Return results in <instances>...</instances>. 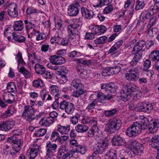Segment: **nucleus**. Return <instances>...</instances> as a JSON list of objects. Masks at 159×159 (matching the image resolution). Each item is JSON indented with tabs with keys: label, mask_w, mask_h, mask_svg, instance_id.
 Returning a JSON list of instances; mask_svg holds the SVG:
<instances>
[{
	"label": "nucleus",
	"mask_w": 159,
	"mask_h": 159,
	"mask_svg": "<svg viewBox=\"0 0 159 159\" xmlns=\"http://www.w3.org/2000/svg\"><path fill=\"white\" fill-rule=\"evenodd\" d=\"M18 69L19 72L22 74L26 78L28 79L30 78V73L25 67H22Z\"/></svg>",
	"instance_id": "nucleus-39"
},
{
	"label": "nucleus",
	"mask_w": 159,
	"mask_h": 159,
	"mask_svg": "<svg viewBox=\"0 0 159 159\" xmlns=\"http://www.w3.org/2000/svg\"><path fill=\"white\" fill-rule=\"evenodd\" d=\"M121 121L119 118L110 120L107 124V131L110 134H113L116 131L119 130L121 126Z\"/></svg>",
	"instance_id": "nucleus-6"
},
{
	"label": "nucleus",
	"mask_w": 159,
	"mask_h": 159,
	"mask_svg": "<svg viewBox=\"0 0 159 159\" xmlns=\"http://www.w3.org/2000/svg\"><path fill=\"white\" fill-rule=\"evenodd\" d=\"M138 88L134 84L127 83L120 91L121 99L125 102L128 101L131 98L132 93L137 90Z\"/></svg>",
	"instance_id": "nucleus-2"
},
{
	"label": "nucleus",
	"mask_w": 159,
	"mask_h": 159,
	"mask_svg": "<svg viewBox=\"0 0 159 159\" xmlns=\"http://www.w3.org/2000/svg\"><path fill=\"white\" fill-rule=\"evenodd\" d=\"M107 91L111 93H114L117 89V86L114 83H111L108 84Z\"/></svg>",
	"instance_id": "nucleus-40"
},
{
	"label": "nucleus",
	"mask_w": 159,
	"mask_h": 159,
	"mask_svg": "<svg viewBox=\"0 0 159 159\" xmlns=\"http://www.w3.org/2000/svg\"><path fill=\"white\" fill-rule=\"evenodd\" d=\"M7 12L9 16L12 18L17 17L18 15L17 6L16 3L10 4L8 6Z\"/></svg>",
	"instance_id": "nucleus-12"
},
{
	"label": "nucleus",
	"mask_w": 159,
	"mask_h": 159,
	"mask_svg": "<svg viewBox=\"0 0 159 159\" xmlns=\"http://www.w3.org/2000/svg\"><path fill=\"white\" fill-rule=\"evenodd\" d=\"M26 13L28 15L32 14L34 13H38L39 10L32 7H28L26 10Z\"/></svg>",
	"instance_id": "nucleus-50"
},
{
	"label": "nucleus",
	"mask_w": 159,
	"mask_h": 159,
	"mask_svg": "<svg viewBox=\"0 0 159 159\" xmlns=\"http://www.w3.org/2000/svg\"><path fill=\"white\" fill-rule=\"evenodd\" d=\"M138 134L131 126L127 129L126 134L130 137H135Z\"/></svg>",
	"instance_id": "nucleus-38"
},
{
	"label": "nucleus",
	"mask_w": 159,
	"mask_h": 159,
	"mask_svg": "<svg viewBox=\"0 0 159 159\" xmlns=\"http://www.w3.org/2000/svg\"><path fill=\"white\" fill-rule=\"evenodd\" d=\"M144 149L143 146L136 140L131 142V150L134 154L140 156L143 153Z\"/></svg>",
	"instance_id": "nucleus-8"
},
{
	"label": "nucleus",
	"mask_w": 159,
	"mask_h": 159,
	"mask_svg": "<svg viewBox=\"0 0 159 159\" xmlns=\"http://www.w3.org/2000/svg\"><path fill=\"white\" fill-rule=\"evenodd\" d=\"M35 72L37 74L42 75L46 70L45 67L43 65L39 63L35 64L34 66Z\"/></svg>",
	"instance_id": "nucleus-35"
},
{
	"label": "nucleus",
	"mask_w": 159,
	"mask_h": 159,
	"mask_svg": "<svg viewBox=\"0 0 159 159\" xmlns=\"http://www.w3.org/2000/svg\"><path fill=\"white\" fill-rule=\"evenodd\" d=\"M39 150V148L38 145L34 146L31 148L29 152L30 159L34 158L37 155Z\"/></svg>",
	"instance_id": "nucleus-33"
},
{
	"label": "nucleus",
	"mask_w": 159,
	"mask_h": 159,
	"mask_svg": "<svg viewBox=\"0 0 159 159\" xmlns=\"http://www.w3.org/2000/svg\"><path fill=\"white\" fill-rule=\"evenodd\" d=\"M34 108L32 107V106H25L24 107L22 116L30 123L34 119L38 120L44 114V112H41L39 113L38 115L35 116L34 113Z\"/></svg>",
	"instance_id": "nucleus-3"
},
{
	"label": "nucleus",
	"mask_w": 159,
	"mask_h": 159,
	"mask_svg": "<svg viewBox=\"0 0 159 159\" xmlns=\"http://www.w3.org/2000/svg\"><path fill=\"white\" fill-rule=\"evenodd\" d=\"M106 159H118L116 151L109 150L105 154Z\"/></svg>",
	"instance_id": "nucleus-31"
},
{
	"label": "nucleus",
	"mask_w": 159,
	"mask_h": 159,
	"mask_svg": "<svg viewBox=\"0 0 159 159\" xmlns=\"http://www.w3.org/2000/svg\"><path fill=\"white\" fill-rule=\"evenodd\" d=\"M138 111L147 113H150L153 109L152 104L149 102H143L138 104L136 106Z\"/></svg>",
	"instance_id": "nucleus-11"
},
{
	"label": "nucleus",
	"mask_w": 159,
	"mask_h": 159,
	"mask_svg": "<svg viewBox=\"0 0 159 159\" xmlns=\"http://www.w3.org/2000/svg\"><path fill=\"white\" fill-rule=\"evenodd\" d=\"M126 79L129 81H136L138 80L139 77L136 76L134 75L128 73L125 75Z\"/></svg>",
	"instance_id": "nucleus-46"
},
{
	"label": "nucleus",
	"mask_w": 159,
	"mask_h": 159,
	"mask_svg": "<svg viewBox=\"0 0 159 159\" xmlns=\"http://www.w3.org/2000/svg\"><path fill=\"white\" fill-rule=\"evenodd\" d=\"M132 95L133 96V99L135 101H137L140 98L141 93L139 89V88L137 89V90L132 93Z\"/></svg>",
	"instance_id": "nucleus-47"
},
{
	"label": "nucleus",
	"mask_w": 159,
	"mask_h": 159,
	"mask_svg": "<svg viewBox=\"0 0 159 159\" xmlns=\"http://www.w3.org/2000/svg\"><path fill=\"white\" fill-rule=\"evenodd\" d=\"M144 15V18L147 19H149L153 14V13L152 12L149 10H144L143 11Z\"/></svg>",
	"instance_id": "nucleus-63"
},
{
	"label": "nucleus",
	"mask_w": 159,
	"mask_h": 159,
	"mask_svg": "<svg viewBox=\"0 0 159 159\" xmlns=\"http://www.w3.org/2000/svg\"><path fill=\"white\" fill-rule=\"evenodd\" d=\"M141 53H135L134 56L130 62V65L132 66H135L140 63L139 61L142 58Z\"/></svg>",
	"instance_id": "nucleus-21"
},
{
	"label": "nucleus",
	"mask_w": 159,
	"mask_h": 159,
	"mask_svg": "<svg viewBox=\"0 0 159 159\" xmlns=\"http://www.w3.org/2000/svg\"><path fill=\"white\" fill-rule=\"evenodd\" d=\"M73 151V153L77 152L82 154H84L87 152V147L83 145L79 144L78 146L74 148Z\"/></svg>",
	"instance_id": "nucleus-29"
},
{
	"label": "nucleus",
	"mask_w": 159,
	"mask_h": 159,
	"mask_svg": "<svg viewBox=\"0 0 159 159\" xmlns=\"http://www.w3.org/2000/svg\"><path fill=\"white\" fill-rule=\"evenodd\" d=\"M13 39L16 42L21 43L25 42L26 39L24 36L20 35H18L16 33H12Z\"/></svg>",
	"instance_id": "nucleus-34"
},
{
	"label": "nucleus",
	"mask_w": 159,
	"mask_h": 159,
	"mask_svg": "<svg viewBox=\"0 0 159 159\" xmlns=\"http://www.w3.org/2000/svg\"><path fill=\"white\" fill-rule=\"evenodd\" d=\"M24 28V25L22 20L14 21L13 29L14 31H21Z\"/></svg>",
	"instance_id": "nucleus-27"
},
{
	"label": "nucleus",
	"mask_w": 159,
	"mask_h": 159,
	"mask_svg": "<svg viewBox=\"0 0 159 159\" xmlns=\"http://www.w3.org/2000/svg\"><path fill=\"white\" fill-rule=\"evenodd\" d=\"M117 110L116 108H113L110 110H106L104 111V114L106 116H111L114 115Z\"/></svg>",
	"instance_id": "nucleus-48"
},
{
	"label": "nucleus",
	"mask_w": 159,
	"mask_h": 159,
	"mask_svg": "<svg viewBox=\"0 0 159 159\" xmlns=\"http://www.w3.org/2000/svg\"><path fill=\"white\" fill-rule=\"evenodd\" d=\"M3 100L7 103L11 104L13 102V99L14 98V96L10 93H4L2 96Z\"/></svg>",
	"instance_id": "nucleus-32"
},
{
	"label": "nucleus",
	"mask_w": 159,
	"mask_h": 159,
	"mask_svg": "<svg viewBox=\"0 0 159 159\" xmlns=\"http://www.w3.org/2000/svg\"><path fill=\"white\" fill-rule=\"evenodd\" d=\"M60 108L63 110H65L68 114H72L75 109L74 104L65 100L60 103Z\"/></svg>",
	"instance_id": "nucleus-9"
},
{
	"label": "nucleus",
	"mask_w": 159,
	"mask_h": 159,
	"mask_svg": "<svg viewBox=\"0 0 159 159\" xmlns=\"http://www.w3.org/2000/svg\"><path fill=\"white\" fill-rule=\"evenodd\" d=\"M43 81L41 79H38L34 80L32 82V85L34 87L38 88L43 86Z\"/></svg>",
	"instance_id": "nucleus-43"
},
{
	"label": "nucleus",
	"mask_w": 159,
	"mask_h": 159,
	"mask_svg": "<svg viewBox=\"0 0 159 159\" xmlns=\"http://www.w3.org/2000/svg\"><path fill=\"white\" fill-rule=\"evenodd\" d=\"M80 118V116L78 115H75L70 117V121L73 125L76 124L78 122V120Z\"/></svg>",
	"instance_id": "nucleus-60"
},
{
	"label": "nucleus",
	"mask_w": 159,
	"mask_h": 159,
	"mask_svg": "<svg viewBox=\"0 0 159 159\" xmlns=\"http://www.w3.org/2000/svg\"><path fill=\"white\" fill-rule=\"evenodd\" d=\"M49 90L51 94L54 95V97H60V91L58 86L56 85H51L49 87Z\"/></svg>",
	"instance_id": "nucleus-25"
},
{
	"label": "nucleus",
	"mask_w": 159,
	"mask_h": 159,
	"mask_svg": "<svg viewBox=\"0 0 159 159\" xmlns=\"http://www.w3.org/2000/svg\"><path fill=\"white\" fill-rule=\"evenodd\" d=\"M128 73L139 77V72L138 67L133 68L129 69Z\"/></svg>",
	"instance_id": "nucleus-56"
},
{
	"label": "nucleus",
	"mask_w": 159,
	"mask_h": 159,
	"mask_svg": "<svg viewBox=\"0 0 159 159\" xmlns=\"http://www.w3.org/2000/svg\"><path fill=\"white\" fill-rule=\"evenodd\" d=\"M15 122L12 120L3 121L0 124V130L8 131L11 129L15 126Z\"/></svg>",
	"instance_id": "nucleus-15"
},
{
	"label": "nucleus",
	"mask_w": 159,
	"mask_h": 159,
	"mask_svg": "<svg viewBox=\"0 0 159 159\" xmlns=\"http://www.w3.org/2000/svg\"><path fill=\"white\" fill-rule=\"evenodd\" d=\"M157 18L155 16H153L150 20L147 25L148 28L151 29L155 24Z\"/></svg>",
	"instance_id": "nucleus-64"
},
{
	"label": "nucleus",
	"mask_w": 159,
	"mask_h": 159,
	"mask_svg": "<svg viewBox=\"0 0 159 159\" xmlns=\"http://www.w3.org/2000/svg\"><path fill=\"white\" fill-rule=\"evenodd\" d=\"M156 29L155 28H151V29L148 28L147 30V37L152 38L154 37L156 33Z\"/></svg>",
	"instance_id": "nucleus-45"
},
{
	"label": "nucleus",
	"mask_w": 159,
	"mask_h": 159,
	"mask_svg": "<svg viewBox=\"0 0 159 159\" xmlns=\"http://www.w3.org/2000/svg\"><path fill=\"white\" fill-rule=\"evenodd\" d=\"M131 126L138 134L141 132L142 130H143L142 123L138 122H134Z\"/></svg>",
	"instance_id": "nucleus-36"
},
{
	"label": "nucleus",
	"mask_w": 159,
	"mask_h": 159,
	"mask_svg": "<svg viewBox=\"0 0 159 159\" xmlns=\"http://www.w3.org/2000/svg\"><path fill=\"white\" fill-rule=\"evenodd\" d=\"M55 99V101L53 102L51 105V107L53 109H57L59 106L60 104L58 101L59 98L60 97H54Z\"/></svg>",
	"instance_id": "nucleus-59"
},
{
	"label": "nucleus",
	"mask_w": 159,
	"mask_h": 159,
	"mask_svg": "<svg viewBox=\"0 0 159 159\" xmlns=\"http://www.w3.org/2000/svg\"><path fill=\"white\" fill-rule=\"evenodd\" d=\"M111 142L112 145L115 146H125L127 144L125 139L119 134H115L113 137Z\"/></svg>",
	"instance_id": "nucleus-13"
},
{
	"label": "nucleus",
	"mask_w": 159,
	"mask_h": 159,
	"mask_svg": "<svg viewBox=\"0 0 159 159\" xmlns=\"http://www.w3.org/2000/svg\"><path fill=\"white\" fill-rule=\"evenodd\" d=\"M79 24H71L68 26V38H60L59 44L62 46H66L69 44V42L76 43L80 39V28Z\"/></svg>",
	"instance_id": "nucleus-1"
},
{
	"label": "nucleus",
	"mask_w": 159,
	"mask_h": 159,
	"mask_svg": "<svg viewBox=\"0 0 159 159\" xmlns=\"http://www.w3.org/2000/svg\"><path fill=\"white\" fill-rule=\"evenodd\" d=\"M71 85L76 89L72 93V96L74 97L78 98L86 92V90L84 89L83 84L78 79L73 80L71 83Z\"/></svg>",
	"instance_id": "nucleus-5"
},
{
	"label": "nucleus",
	"mask_w": 159,
	"mask_h": 159,
	"mask_svg": "<svg viewBox=\"0 0 159 159\" xmlns=\"http://www.w3.org/2000/svg\"><path fill=\"white\" fill-rule=\"evenodd\" d=\"M97 97L98 100L102 103H107V101H109L113 98V95L111 94L106 95L101 92H98Z\"/></svg>",
	"instance_id": "nucleus-17"
},
{
	"label": "nucleus",
	"mask_w": 159,
	"mask_h": 159,
	"mask_svg": "<svg viewBox=\"0 0 159 159\" xmlns=\"http://www.w3.org/2000/svg\"><path fill=\"white\" fill-rule=\"evenodd\" d=\"M146 44V43L144 40H140L135 44L133 50L135 53H141L140 52L144 50V47Z\"/></svg>",
	"instance_id": "nucleus-18"
},
{
	"label": "nucleus",
	"mask_w": 159,
	"mask_h": 159,
	"mask_svg": "<svg viewBox=\"0 0 159 159\" xmlns=\"http://www.w3.org/2000/svg\"><path fill=\"white\" fill-rule=\"evenodd\" d=\"M111 67L112 75L118 73L121 70V67L119 66H111Z\"/></svg>",
	"instance_id": "nucleus-57"
},
{
	"label": "nucleus",
	"mask_w": 159,
	"mask_h": 159,
	"mask_svg": "<svg viewBox=\"0 0 159 159\" xmlns=\"http://www.w3.org/2000/svg\"><path fill=\"white\" fill-rule=\"evenodd\" d=\"M145 5L143 0H137L135 7L136 10H139L143 9Z\"/></svg>",
	"instance_id": "nucleus-42"
},
{
	"label": "nucleus",
	"mask_w": 159,
	"mask_h": 159,
	"mask_svg": "<svg viewBox=\"0 0 159 159\" xmlns=\"http://www.w3.org/2000/svg\"><path fill=\"white\" fill-rule=\"evenodd\" d=\"M102 74L104 76H109L112 75L111 67L104 69L102 72Z\"/></svg>",
	"instance_id": "nucleus-53"
},
{
	"label": "nucleus",
	"mask_w": 159,
	"mask_h": 159,
	"mask_svg": "<svg viewBox=\"0 0 159 159\" xmlns=\"http://www.w3.org/2000/svg\"><path fill=\"white\" fill-rule=\"evenodd\" d=\"M14 113L13 111V107L12 106H9L8 107L7 109L2 115V116L4 118H7L8 117L10 116Z\"/></svg>",
	"instance_id": "nucleus-41"
},
{
	"label": "nucleus",
	"mask_w": 159,
	"mask_h": 159,
	"mask_svg": "<svg viewBox=\"0 0 159 159\" xmlns=\"http://www.w3.org/2000/svg\"><path fill=\"white\" fill-rule=\"evenodd\" d=\"M149 57L152 61L155 62L159 61V51L155 50L152 51Z\"/></svg>",
	"instance_id": "nucleus-24"
},
{
	"label": "nucleus",
	"mask_w": 159,
	"mask_h": 159,
	"mask_svg": "<svg viewBox=\"0 0 159 159\" xmlns=\"http://www.w3.org/2000/svg\"><path fill=\"white\" fill-rule=\"evenodd\" d=\"M54 122L52 119H51L48 116H46L40 119L39 121V123L42 125L48 127Z\"/></svg>",
	"instance_id": "nucleus-22"
},
{
	"label": "nucleus",
	"mask_w": 159,
	"mask_h": 159,
	"mask_svg": "<svg viewBox=\"0 0 159 159\" xmlns=\"http://www.w3.org/2000/svg\"><path fill=\"white\" fill-rule=\"evenodd\" d=\"M90 29H91L94 35H100L101 34V31L99 26H92L91 28H90Z\"/></svg>",
	"instance_id": "nucleus-55"
},
{
	"label": "nucleus",
	"mask_w": 159,
	"mask_h": 159,
	"mask_svg": "<svg viewBox=\"0 0 159 159\" xmlns=\"http://www.w3.org/2000/svg\"><path fill=\"white\" fill-rule=\"evenodd\" d=\"M57 74L60 76V80L62 81L63 83H65L67 82L68 79L66 74H63L61 72H58Z\"/></svg>",
	"instance_id": "nucleus-61"
},
{
	"label": "nucleus",
	"mask_w": 159,
	"mask_h": 159,
	"mask_svg": "<svg viewBox=\"0 0 159 159\" xmlns=\"http://www.w3.org/2000/svg\"><path fill=\"white\" fill-rule=\"evenodd\" d=\"M57 145L48 141L46 143V154L50 157H53L54 152L57 151Z\"/></svg>",
	"instance_id": "nucleus-14"
},
{
	"label": "nucleus",
	"mask_w": 159,
	"mask_h": 159,
	"mask_svg": "<svg viewBox=\"0 0 159 159\" xmlns=\"http://www.w3.org/2000/svg\"><path fill=\"white\" fill-rule=\"evenodd\" d=\"M57 130L61 134H68L70 130V126L69 125L66 126L58 124L57 126Z\"/></svg>",
	"instance_id": "nucleus-23"
},
{
	"label": "nucleus",
	"mask_w": 159,
	"mask_h": 159,
	"mask_svg": "<svg viewBox=\"0 0 159 159\" xmlns=\"http://www.w3.org/2000/svg\"><path fill=\"white\" fill-rule=\"evenodd\" d=\"M97 103L98 101L97 99H93L92 102L89 103L88 105L86 108V109L88 110H90L94 108Z\"/></svg>",
	"instance_id": "nucleus-51"
},
{
	"label": "nucleus",
	"mask_w": 159,
	"mask_h": 159,
	"mask_svg": "<svg viewBox=\"0 0 159 159\" xmlns=\"http://www.w3.org/2000/svg\"><path fill=\"white\" fill-rule=\"evenodd\" d=\"M108 145V143L104 140L102 143H98L97 145L93 147V152L91 156L94 158L97 155L102 154L105 151L106 147Z\"/></svg>",
	"instance_id": "nucleus-7"
},
{
	"label": "nucleus",
	"mask_w": 159,
	"mask_h": 159,
	"mask_svg": "<svg viewBox=\"0 0 159 159\" xmlns=\"http://www.w3.org/2000/svg\"><path fill=\"white\" fill-rule=\"evenodd\" d=\"M47 130L45 129H38L34 134V135L38 137L43 136L46 133Z\"/></svg>",
	"instance_id": "nucleus-44"
},
{
	"label": "nucleus",
	"mask_w": 159,
	"mask_h": 159,
	"mask_svg": "<svg viewBox=\"0 0 159 159\" xmlns=\"http://www.w3.org/2000/svg\"><path fill=\"white\" fill-rule=\"evenodd\" d=\"M143 70H147L150 67L151 65V62L150 60L146 59L143 64Z\"/></svg>",
	"instance_id": "nucleus-62"
},
{
	"label": "nucleus",
	"mask_w": 159,
	"mask_h": 159,
	"mask_svg": "<svg viewBox=\"0 0 159 159\" xmlns=\"http://www.w3.org/2000/svg\"><path fill=\"white\" fill-rule=\"evenodd\" d=\"M23 141V139H19L15 136L8 138L7 143H10L12 145V149L10 151V154L12 157L16 155L20 150Z\"/></svg>",
	"instance_id": "nucleus-4"
},
{
	"label": "nucleus",
	"mask_w": 159,
	"mask_h": 159,
	"mask_svg": "<svg viewBox=\"0 0 159 159\" xmlns=\"http://www.w3.org/2000/svg\"><path fill=\"white\" fill-rule=\"evenodd\" d=\"M149 146L157 150L159 148V136H155L152 137L149 142Z\"/></svg>",
	"instance_id": "nucleus-20"
},
{
	"label": "nucleus",
	"mask_w": 159,
	"mask_h": 159,
	"mask_svg": "<svg viewBox=\"0 0 159 159\" xmlns=\"http://www.w3.org/2000/svg\"><path fill=\"white\" fill-rule=\"evenodd\" d=\"M157 121L155 119H152L150 121V124L148 126L147 131L148 133L154 134L158 130V127Z\"/></svg>",
	"instance_id": "nucleus-16"
},
{
	"label": "nucleus",
	"mask_w": 159,
	"mask_h": 159,
	"mask_svg": "<svg viewBox=\"0 0 159 159\" xmlns=\"http://www.w3.org/2000/svg\"><path fill=\"white\" fill-rule=\"evenodd\" d=\"M51 138L53 141H59V139L60 138V136L59 134L57 131H55L53 132L51 134Z\"/></svg>",
	"instance_id": "nucleus-58"
},
{
	"label": "nucleus",
	"mask_w": 159,
	"mask_h": 159,
	"mask_svg": "<svg viewBox=\"0 0 159 159\" xmlns=\"http://www.w3.org/2000/svg\"><path fill=\"white\" fill-rule=\"evenodd\" d=\"M76 68L78 74L79 76L82 79L85 78L87 74L86 70L84 68V67L81 66L80 65H78Z\"/></svg>",
	"instance_id": "nucleus-26"
},
{
	"label": "nucleus",
	"mask_w": 159,
	"mask_h": 159,
	"mask_svg": "<svg viewBox=\"0 0 159 159\" xmlns=\"http://www.w3.org/2000/svg\"><path fill=\"white\" fill-rule=\"evenodd\" d=\"M41 75L43 78L47 79H50L53 77V75L52 72L50 71H46L45 70V71Z\"/></svg>",
	"instance_id": "nucleus-52"
},
{
	"label": "nucleus",
	"mask_w": 159,
	"mask_h": 159,
	"mask_svg": "<svg viewBox=\"0 0 159 159\" xmlns=\"http://www.w3.org/2000/svg\"><path fill=\"white\" fill-rule=\"evenodd\" d=\"M75 131L79 133H83L86 132L88 129L87 126L84 124H78L75 127Z\"/></svg>",
	"instance_id": "nucleus-30"
},
{
	"label": "nucleus",
	"mask_w": 159,
	"mask_h": 159,
	"mask_svg": "<svg viewBox=\"0 0 159 159\" xmlns=\"http://www.w3.org/2000/svg\"><path fill=\"white\" fill-rule=\"evenodd\" d=\"M107 39V38L106 36H102L95 40L94 42L96 44H103L105 43Z\"/></svg>",
	"instance_id": "nucleus-49"
},
{
	"label": "nucleus",
	"mask_w": 159,
	"mask_h": 159,
	"mask_svg": "<svg viewBox=\"0 0 159 159\" xmlns=\"http://www.w3.org/2000/svg\"><path fill=\"white\" fill-rule=\"evenodd\" d=\"M7 89L9 92L15 93L17 92L16 86L13 82L9 83L7 85Z\"/></svg>",
	"instance_id": "nucleus-37"
},
{
	"label": "nucleus",
	"mask_w": 159,
	"mask_h": 159,
	"mask_svg": "<svg viewBox=\"0 0 159 159\" xmlns=\"http://www.w3.org/2000/svg\"><path fill=\"white\" fill-rule=\"evenodd\" d=\"M82 55L83 54L81 52L74 50L69 53L68 56L73 58L75 57H79Z\"/></svg>",
	"instance_id": "nucleus-54"
},
{
	"label": "nucleus",
	"mask_w": 159,
	"mask_h": 159,
	"mask_svg": "<svg viewBox=\"0 0 159 159\" xmlns=\"http://www.w3.org/2000/svg\"><path fill=\"white\" fill-rule=\"evenodd\" d=\"M25 25V28L27 33H28L29 31L32 29H33L36 27V25L33 23L31 21L25 19L24 20Z\"/></svg>",
	"instance_id": "nucleus-28"
},
{
	"label": "nucleus",
	"mask_w": 159,
	"mask_h": 159,
	"mask_svg": "<svg viewBox=\"0 0 159 159\" xmlns=\"http://www.w3.org/2000/svg\"><path fill=\"white\" fill-rule=\"evenodd\" d=\"M81 11L82 16L87 19H90L94 15L92 11L84 7H81Z\"/></svg>",
	"instance_id": "nucleus-19"
},
{
	"label": "nucleus",
	"mask_w": 159,
	"mask_h": 159,
	"mask_svg": "<svg viewBox=\"0 0 159 159\" xmlns=\"http://www.w3.org/2000/svg\"><path fill=\"white\" fill-rule=\"evenodd\" d=\"M80 5L79 3L75 1L68 6L67 13L70 16H76L79 13Z\"/></svg>",
	"instance_id": "nucleus-10"
}]
</instances>
